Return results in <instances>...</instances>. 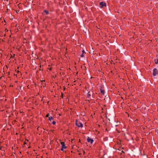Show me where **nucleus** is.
I'll return each instance as SVG.
<instances>
[{"mask_svg":"<svg viewBox=\"0 0 158 158\" xmlns=\"http://www.w3.org/2000/svg\"><path fill=\"white\" fill-rule=\"evenodd\" d=\"M20 89H21V86L20 87Z\"/></svg>","mask_w":158,"mask_h":158,"instance_id":"19","label":"nucleus"},{"mask_svg":"<svg viewBox=\"0 0 158 158\" xmlns=\"http://www.w3.org/2000/svg\"><path fill=\"white\" fill-rule=\"evenodd\" d=\"M53 119V118L51 116L50 117H49L48 119L50 121H51V120Z\"/></svg>","mask_w":158,"mask_h":158,"instance_id":"9","label":"nucleus"},{"mask_svg":"<svg viewBox=\"0 0 158 158\" xmlns=\"http://www.w3.org/2000/svg\"><path fill=\"white\" fill-rule=\"evenodd\" d=\"M82 54H85V53H86L85 52V51H84V50H83L82 51Z\"/></svg>","mask_w":158,"mask_h":158,"instance_id":"12","label":"nucleus"},{"mask_svg":"<svg viewBox=\"0 0 158 158\" xmlns=\"http://www.w3.org/2000/svg\"><path fill=\"white\" fill-rule=\"evenodd\" d=\"M76 125L78 127H83V125L82 123L78 121L77 120H76Z\"/></svg>","mask_w":158,"mask_h":158,"instance_id":"1","label":"nucleus"},{"mask_svg":"<svg viewBox=\"0 0 158 158\" xmlns=\"http://www.w3.org/2000/svg\"><path fill=\"white\" fill-rule=\"evenodd\" d=\"M99 5L100 6V8H103L104 6L106 7V3L103 2H101L99 3Z\"/></svg>","mask_w":158,"mask_h":158,"instance_id":"4","label":"nucleus"},{"mask_svg":"<svg viewBox=\"0 0 158 158\" xmlns=\"http://www.w3.org/2000/svg\"><path fill=\"white\" fill-rule=\"evenodd\" d=\"M152 74L153 76H156L158 74V70L156 68L153 69Z\"/></svg>","mask_w":158,"mask_h":158,"instance_id":"2","label":"nucleus"},{"mask_svg":"<svg viewBox=\"0 0 158 158\" xmlns=\"http://www.w3.org/2000/svg\"><path fill=\"white\" fill-rule=\"evenodd\" d=\"M90 92L89 91L88 92L87 95V98H89L90 96H91V94H90Z\"/></svg>","mask_w":158,"mask_h":158,"instance_id":"8","label":"nucleus"},{"mask_svg":"<svg viewBox=\"0 0 158 158\" xmlns=\"http://www.w3.org/2000/svg\"><path fill=\"white\" fill-rule=\"evenodd\" d=\"M87 140L88 142H90L91 144L93 143L94 142L93 139L90 138L89 137H88L87 138Z\"/></svg>","mask_w":158,"mask_h":158,"instance_id":"5","label":"nucleus"},{"mask_svg":"<svg viewBox=\"0 0 158 158\" xmlns=\"http://www.w3.org/2000/svg\"><path fill=\"white\" fill-rule=\"evenodd\" d=\"M61 144L62 145V148H64V149H66L67 148V147L65 146V143L64 142H61Z\"/></svg>","mask_w":158,"mask_h":158,"instance_id":"6","label":"nucleus"},{"mask_svg":"<svg viewBox=\"0 0 158 158\" xmlns=\"http://www.w3.org/2000/svg\"><path fill=\"white\" fill-rule=\"evenodd\" d=\"M63 94L62 93H61V96H63Z\"/></svg>","mask_w":158,"mask_h":158,"instance_id":"17","label":"nucleus"},{"mask_svg":"<svg viewBox=\"0 0 158 158\" xmlns=\"http://www.w3.org/2000/svg\"><path fill=\"white\" fill-rule=\"evenodd\" d=\"M44 12L45 13H46V15H48L49 14V12L48 11L46 10H44L43 12L42 13V14H44Z\"/></svg>","mask_w":158,"mask_h":158,"instance_id":"7","label":"nucleus"},{"mask_svg":"<svg viewBox=\"0 0 158 158\" xmlns=\"http://www.w3.org/2000/svg\"><path fill=\"white\" fill-rule=\"evenodd\" d=\"M88 101H89V100H88Z\"/></svg>","mask_w":158,"mask_h":158,"instance_id":"20","label":"nucleus"},{"mask_svg":"<svg viewBox=\"0 0 158 158\" xmlns=\"http://www.w3.org/2000/svg\"><path fill=\"white\" fill-rule=\"evenodd\" d=\"M64 148H62V147H61V151H64Z\"/></svg>","mask_w":158,"mask_h":158,"instance_id":"15","label":"nucleus"},{"mask_svg":"<svg viewBox=\"0 0 158 158\" xmlns=\"http://www.w3.org/2000/svg\"><path fill=\"white\" fill-rule=\"evenodd\" d=\"M99 89L100 90L101 93L104 95L105 93V91L104 89H103V86L102 85H101L100 86Z\"/></svg>","mask_w":158,"mask_h":158,"instance_id":"3","label":"nucleus"},{"mask_svg":"<svg viewBox=\"0 0 158 158\" xmlns=\"http://www.w3.org/2000/svg\"><path fill=\"white\" fill-rule=\"evenodd\" d=\"M155 63L156 64H158V59H157L156 60H155Z\"/></svg>","mask_w":158,"mask_h":158,"instance_id":"10","label":"nucleus"},{"mask_svg":"<svg viewBox=\"0 0 158 158\" xmlns=\"http://www.w3.org/2000/svg\"><path fill=\"white\" fill-rule=\"evenodd\" d=\"M84 56V54H82L81 55V57H83Z\"/></svg>","mask_w":158,"mask_h":158,"instance_id":"13","label":"nucleus"},{"mask_svg":"<svg viewBox=\"0 0 158 158\" xmlns=\"http://www.w3.org/2000/svg\"><path fill=\"white\" fill-rule=\"evenodd\" d=\"M122 152H124L123 151H122Z\"/></svg>","mask_w":158,"mask_h":158,"instance_id":"21","label":"nucleus"},{"mask_svg":"<svg viewBox=\"0 0 158 158\" xmlns=\"http://www.w3.org/2000/svg\"><path fill=\"white\" fill-rule=\"evenodd\" d=\"M49 114H47L46 115V117H49Z\"/></svg>","mask_w":158,"mask_h":158,"instance_id":"14","label":"nucleus"},{"mask_svg":"<svg viewBox=\"0 0 158 158\" xmlns=\"http://www.w3.org/2000/svg\"><path fill=\"white\" fill-rule=\"evenodd\" d=\"M15 56V55H14L13 56H11V57L12 58H13L14 56Z\"/></svg>","mask_w":158,"mask_h":158,"instance_id":"16","label":"nucleus"},{"mask_svg":"<svg viewBox=\"0 0 158 158\" xmlns=\"http://www.w3.org/2000/svg\"><path fill=\"white\" fill-rule=\"evenodd\" d=\"M46 87V85H45V86H44V87Z\"/></svg>","mask_w":158,"mask_h":158,"instance_id":"18","label":"nucleus"},{"mask_svg":"<svg viewBox=\"0 0 158 158\" xmlns=\"http://www.w3.org/2000/svg\"><path fill=\"white\" fill-rule=\"evenodd\" d=\"M52 124H53V125H55L56 123V122H55V121H53L52 123Z\"/></svg>","mask_w":158,"mask_h":158,"instance_id":"11","label":"nucleus"}]
</instances>
